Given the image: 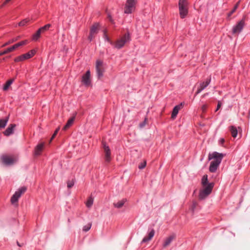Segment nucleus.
Listing matches in <instances>:
<instances>
[{"mask_svg": "<svg viewBox=\"0 0 250 250\" xmlns=\"http://www.w3.org/2000/svg\"><path fill=\"white\" fill-rule=\"evenodd\" d=\"M13 51V48L11 46L3 51H0V56L6 54H7L9 52H12Z\"/></svg>", "mask_w": 250, "mask_h": 250, "instance_id": "nucleus-31", "label": "nucleus"}, {"mask_svg": "<svg viewBox=\"0 0 250 250\" xmlns=\"http://www.w3.org/2000/svg\"><path fill=\"white\" fill-rule=\"evenodd\" d=\"M2 162L6 165L13 164L15 160L12 157L7 155H3L1 156Z\"/></svg>", "mask_w": 250, "mask_h": 250, "instance_id": "nucleus-14", "label": "nucleus"}, {"mask_svg": "<svg viewBox=\"0 0 250 250\" xmlns=\"http://www.w3.org/2000/svg\"><path fill=\"white\" fill-rule=\"evenodd\" d=\"M26 190V188L22 187L18 189L16 191L11 198V202L13 205L17 203L18 201L19 198L21 196L22 194L24 193Z\"/></svg>", "mask_w": 250, "mask_h": 250, "instance_id": "nucleus-5", "label": "nucleus"}, {"mask_svg": "<svg viewBox=\"0 0 250 250\" xmlns=\"http://www.w3.org/2000/svg\"><path fill=\"white\" fill-rule=\"evenodd\" d=\"M103 147L104 152V160L107 163H109L111 160V151L108 146L105 143H103Z\"/></svg>", "mask_w": 250, "mask_h": 250, "instance_id": "nucleus-12", "label": "nucleus"}, {"mask_svg": "<svg viewBox=\"0 0 250 250\" xmlns=\"http://www.w3.org/2000/svg\"><path fill=\"white\" fill-rule=\"evenodd\" d=\"M225 142V140L224 138H221L220 140H219V143L221 144V145H223L224 144V143Z\"/></svg>", "mask_w": 250, "mask_h": 250, "instance_id": "nucleus-44", "label": "nucleus"}, {"mask_svg": "<svg viewBox=\"0 0 250 250\" xmlns=\"http://www.w3.org/2000/svg\"><path fill=\"white\" fill-rule=\"evenodd\" d=\"M44 144L43 143L38 144L35 148L34 154L35 155L38 156L41 154L43 148L44 147Z\"/></svg>", "mask_w": 250, "mask_h": 250, "instance_id": "nucleus-20", "label": "nucleus"}, {"mask_svg": "<svg viewBox=\"0 0 250 250\" xmlns=\"http://www.w3.org/2000/svg\"><path fill=\"white\" fill-rule=\"evenodd\" d=\"M16 125L15 124H10L6 129L3 132L6 136H9L13 134Z\"/></svg>", "mask_w": 250, "mask_h": 250, "instance_id": "nucleus-15", "label": "nucleus"}, {"mask_svg": "<svg viewBox=\"0 0 250 250\" xmlns=\"http://www.w3.org/2000/svg\"><path fill=\"white\" fill-rule=\"evenodd\" d=\"M183 104L181 103L180 104L177 105L173 109L172 114H171V118L172 119H175L180 109L183 107Z\"/></svg>", "mask_w": 250, "mask_h": 250, "instance_id": "nucleus-17", "label": "nucleus"}, {"mask_svg": "<svg viewBox=\"0 0 250 250\" xmlns=\"http://www.w3.org/2000/svg\"><path fill=\"white\" fill-rule=\"evenodd\" d=\"M104 41L109 42L110 44H113V42L110 41L107 35L106 34L105 32L104 33Z\"/></svg>", "mask_w": 250, "mask_h": 250, "instance_id": "nucleus-37", "label": "nucleus"}, {"mask_svg": "<svg viewBox=\"0 0 250 250\" xmlns=\"http://www.w3.org/2000/svg\"><path fill=\"white\" fill-rule=\"evenodd\" d=\"M11 0H10V1H11Z\"/></svg>", "mask_w": 250, "mask_h": 250, "instance_id": "nucleus-49", "label": "nucleus"}, {"mask_svg": "<svg viewBox=\"0 0 250 250\" xmlns=\"http://www.w3.org/2000/svg\"><path fill=\"white\" fill-rule=\"evenodd\" d=\"M10 1V0H6L3 3V5H5L6 4V3H7L8 2H9Z\"/></svg>", "mask_w": 250, "mask_h": 250, "instance_id": "nucleus-46", "label": "nucleus"}, {"mask_svg": "<svg viewBox=\"0 0 250 250\" xmlns=\"http://www.w3.org/2000/svg\"><path fill=\"white\" fill-rule=\"evenodd\" d=\"M223 157V154L214 151L211 153H209L208 159V160H211L213 159V161H218L219 163H221Z\"/></svg>", "mask_w": 250, "mask_h": 250, "instance_id": "nucleus-9", "label": "nucleus"}, {"mask_svg": "<svg viewBox=\"0 0 250 250\" xmlns=\"http://www.w3.org/2000/svg\"><path fill=\"white\" fill-rule=\"evenodd\" d=\"M74 185V181L73 180L67 182V187L68 188H72Z\"/></svg>", "mask_w": 250, "mask_h": 250, "instance_id": "nucleus-40", "label": "nucleus"}, {"mask_svg": "<svg viewBox=\"0 0 250 250\" xmlns=\"http://www.w3.org/2000/svg\"><path fill=\"white\" fill-rule=\"evenodd\" d=\"M27 42V41H26V40L14 44V45L12 46L11 47L13 48V50H14L18 47L25 44Z\"/></svg>", "mask_w": 250, "mask_h": 250, "instance_id": "nucleus-25", "label": "nucleus"}, {"mask_svg": "<svg viewBox=\"0 0 250 250\" xmlns=\"http://www.w3.org/2000/svg\"><path fill=\"white\" fill-rule=\"evenodd\" d=\"M35 54V51L34 50H30L28 53L22 54L20 56L17 57L14 60L15 62H19L23 61L32 57Z\"/></svg>", "mask_w": 250, "mask_h": 250, "instance_id": "nucleus-7", "label": "nucleus"}, {"mask_svg": "<svg viewBox=\"0 0 250 250\" xmlns=\"http://www.w3.org/2000/svg\"><path fill=\"white\" fill-rule=\"evenodd\" d=\"M208 105L206 104H204L202 106L201 109L203 112H205L206 111Z\"/></svg>", "mask_w": 250, "mask_h": 250, "instance_id": "nucleus-41", "label": "nucleus"}, {"mask_svg": "<svg viewBox=\"0 0 250 250\" xmlns=\"http://www.w3.org/2000/svg\"><path fill=\"white\" fill-rule=\"evenodd\" d=\"M245 25V18H243L232 28L233 34H239L243 30Z\"/></svg>", "mask_w": 250, "mask_h": 250, "instance_id": "nucleus-6", "label": "nucleus"}, {"mask_svg": "<svg viewBox=\"0 0 250 250\" xmlns=\"http://www.w3.org/2000/svg\"><path fill=\"white\" fill-rule=\"evenodd\" d=\"M9 116L6 117L4 119H0V129L4 128L8 121H9Z\"/></svg>", "mask_w": 250, "mask_h": 250, "instance_id": "nucleus-21", "label": "nucleus"}, {"mask_svg": "<svg viewBox=\"0 0 250 250\" xmlns=\"http://www.w3.org/2000/svg\"><path fill=\"white\" fill-rule=\"evenodd\" d=\"M60 130V127H58L55 131L54 133H53L52 136L51 137V139H50V141H51L55 137V136H56V135L57 134L58 131H59Z\"/></svg>", "mask_w": 250, "mask_h": 250, "instance_id": "nucleus-39", "label": "nucleus"}, {"mask_svg": "<svg viewBox=\"0 0 250 250\" xmlns=\"http://www.w3.org/2000/svg\"><path fill=\"white\" fill-rule=\"evenodd\" d=\"M178 7L180 18L184 19L188 13V0H179Z\"/></svg>", "mask_w": 250, "mask_h": 250, "instance_id": "nucleus-1", "label": "nucleus"}, {"mask_svg": "<svg viewBox=\"0 0 250 250\" xmlns=\"http://www.w3.org/2000/svg\"><path fill=\"white\" fill-rule=\"evenodd\" d=\"M51 26V25L50 24H47L45 25L44 26L40 28L39 29L40 30V31L42 32V33L44 32L45 31H46L49 30V28Z\"/></svg>", "mask_w": 250, "mask_h": 250, "instance_id": "nucleus-29", "label": "nucleus"}, {"mask_svg": "<svg viewBox=\"0 0 250 250\" xmlns=\"http://www.w3.org/2000/svg\"><path fill=\"white\" fill-rule=\"evenodd\" d=\"M214 187L213 183H209L208 185L203 186V189L200 190L199 198L200 200H203L206 198L208 195H209Z\"/></svg>", "mask_w": 250, "mask_h": 250, "instance_id": "nucleus-2", "label": "nucleus"}, {"mask_svg": "<svg viewBox=\"0 0 250 250\" xmlns=\"http://www.w3.org/2000/svg\"><path fill=\"white\" fill-rule=\"evenodd\" d=\"M136 2V0H127L125 7V13H132L135 9Z\"/></svg>", "mask_w": 250, "mask_h": 250, "instance_id": "nucleus-4", "label": "nucleus"}, {"mask_svg": "<svg viewBox=\"0 0 250 250\" xmlns=\"http://www.w3.org/2000/svg\"><path fill=\"white\" fill-rule=\"evenodd\" d=\"M126 201L127 200L126 199H123L119 201L118 202L114 203V206L118 208H121L126 202Z\"/></svg>", "mask_w": 250, "mask_h": 250, "instance_id": "nucleus-23", "label": "nucleus"}, {"mask_svg": "<svg viewBox=\"0 0 250 250\" xmlns=\"http://www.w3.org/2000/svg\"><path fill=\"white\" fill-rule=\"evenodd\" d=\"M93 198L92 197H90L86 201V207L88 208H90L93 204Z\"/></svg>", "mask_w": 250, "mask_h": 250, "instance_id": "nucleus-30", "label": "nucleus"}, {"mask_svg": "<svg viewBox=\"0 0 250 250\" xmlns=\"http://www.w3.org/2000/svg\"><path fill=\"white\" fill-rule=\"evenodd\" d=\"M222 105V102L221 101H218V104H217V108L215 110L216 112L219 109V108H220V107Z\"/></svg>", "mask_w": 250, "mask_h": 250, "instance_id": "nucleus-42", "label": "nucleus"}, {"mask_svg": "<svg viewBox=\"0 0 250 250\" xmlns=\"http://www.w3.org/2000/svg\"><path fill=\"white\" fill-rule=\"evenodd\" d=\"M155 234V230L154 229H151L149 232H148V236H145L143 239L142 242V243H146L149 241H150L154 236Z\"/></svg>", "mask_w": 250, "mask_h": 250, "instance_id": "nucleus-18", "label": "nucleus"}, {"mask_svg": "<svg viewBox=\"0 0 250 250\" xmlns=\"http://www.w3.org/2000/svg\"><path fill=\"white\" fill-rule=\"evenodd\" d=\"M11 0H10V1H11Z\"/></svg>", "mask_w": 250, "mask_h": 250, "instance_id": "nucleus-48", "label": "nucleus"}, {"mask_svg": "<svg viewBox=\"0 0 250 250\" xmlns=\"http://www.w3.org/2000/svg\"><path fill=\"white\" fill-rule=\"evenodd\" d=\"M211 82V77H209L204 82H203L200 83V86L198 88L195 96H196L200 93L202 92L204 89H205L210 83Z\"/></svg>", "mask_w": 250, "mask_h": 250, "instance_id": "nucleus-11", "label": "nucleus"}, {"mask_svg": "<svg viewBox=\"0 0 250 250\" xmlns=\"http://www.w3.org/2000/svg\"><path fill=\"white\" fill-rule=\"evenodd\" d=\"M28 21L29 20H28L27 19H24L19 23V26H23L27 23Z\"/></svg>", "mask_w": 250, "mask_h": 250, "instance_id": "nucleus-34", "label": "nucleus"}, {"mask_svg": "<svg viewBox=\"0 0 250 250\" xmlns=\"http://www.w3.org/2000/svg\"><path fill=\"white\" fill-rule=\"evenodd\" d=\"M175 235L174 234H172L167 237L164 241L163 247L164 248H166L168 246L171 242L175 239Z\"/></svg>", "mask_w": 250, "mask_h": 250, "instance_id": "nucleus-19", "label": "nucleus"}, {"mask_svg": "<svg viewBox=\"0 0 250 250\" xmlns=\"http://www.w3.org/2000/svg\"><path fill=\"white\" fill-rule=\"evenodd\" d=\"M99 25L98 23H95L93 25L90 30V34L88 39L90 42H91L95 38L96 35L98 33Z\"/></svg>", "mask_w": 250, "mask_h": 250, "instance_id": "nucleus-10", "label": "nucleus"}, {"mask_svg": "<svg viewBox=\"0 0 250 250\" xmlns=\"http://www.w3.org/2000/svg\"><path fill=\"white\" fill-rule=\"evenodd\" d=\"M75 118V116H73L72 117L70 118L67 121L66 124L65 125V126L63 127V129L64 130H67L70 126L72 125L73 124L74 120Z\"/></svg>", "mask_w": 250, "mask_h": 250, "instance_id": "nucleus-22", "label": "nucleus"}, {"mask_svg": "<svg viewBox=\"0 0 250 250\" xmlns=\"http://www.w3.org/2000/svg\"><path fill=\"white\" fill-rule=\"evenodd\" d=\"M90 72L89 70H87L82 77V82L86 86H88L90 84Z\"/></svg>", "mask_w": 250, "mask_h": 250, "instance_id": "nucleus-13", "label": "nucleus"}, {"mask_svg": "<svg viewBox=\"0 0 250 250\" xmlns=\"http://www.w3.org/2000/svg\"><path fill=\"white\" fill-rule=\"evenodd\" d=\"M229 130L233 138L236 137L238 134V131L236 127L234 126L231 125L229 127Z\"/></svg>", "mask_w": 250, "mask_h": 250, "instance_id": "nucleus-24", "label": "nucleus"}, {"mask_svg": "<svg viewBox=\"0 0 250 250\" xmlns=\"http://www.w3.org/2000/svg\"><path fill=\"white\" fill-rule=\"evenodd\" d=\"M146 118H145V121L143 123H142L140 124V127H143L146 124Z\"/></svg>", "mask_w": 250, "mask_h": 250, "instance_id": "nucleus-43", "label": "nucleus"}, {"mask_svg": "<svg viewBox=\"0 0 250 250\" xmlns=\"http://www.w3.org/2000/svg\"><path fill=\"white\" fill-rule=\"evenodd\" d=\"M197 203L196 201H194L192 202L191 206L190 207L191 210L193 212L194 211V210L197 206Z\"/></svg>", "mask_w": 250, "mask_h": 250, "instance_id": "nucleus-36", "label": "nucleus"}, {"mask_svg": "<svg viewBox=\"0 0 250 250\" xmlns=\"http://www.w3.org/2000/svg\"><path fill=\"white\" fill-rule=\"evenodd\" d=\"M146 161H144L143 162H142L139 164L138 167L140 169H143L146 167Z\"/></svg>", "mask_w": 250, "mask_h": 250, "instance_id": "nucleus-38", "label": "nucleus"}, {"mask_svg": "<svg viewBox=\"0 0 250 250\" xmlns=\"http://www.w3.org/2000/svg\"><path fill=\"white\" fill-rule=\"evenodd\" d=\"M201 183L202 185V186H205L206 185H208L209 183H208V175H205L203 176L201 180Z\"/></svg>", "mask_w": 250, "mask_h": 250, "instance_id": "nucleus-28", "label": "nucleus"}, {"mask_svg": "<svg viewBox=\"0 0 250 250\" xmlns=\"http://www.w3.org/2000/svg\"><path fill=\"white\" fill-rule=\"evenodd\" d=\"M91 225H92L91 223H89L87 225L84 226L83 229V231H85V232L88 231L90 229V228L91 227Z\"/></svg>", "mask_w": 250, "mask_h": 250, "instance_id": "nucleus-35", "label": "nucleus"}, {"mask_svg": "<svg viewBox=\"0 0 250 250\" xmlns=\"http://www.w3.org/2000/svg\"><path fill=\"white\" fill-rule=\"evenodd\" d=\"M103 62L101 60H97L96 63V70L98 79L103 76L104 69L103 68Z\"/></svg>", "mask_w": 250, "mask_h": 250, "instance_id": "nucleus-8", "label": "nucleus"}, {"mask_svg": "<svg viewBox=\"0 0 250 250\" xmlns=\"http://www.w3.org/2000/svg\"><path fill=\"white\" fill-rule=\"evenodd\" d=\"M42 32L40 31L39 29L37 30V31L32 36V40L34 41H37L40 38V36Z\"/></svg>", "mask_w": 250, "mask_h": 250, "instance_id": "nucleus-26", "label": "nucleus"}, {"mask_svg": "<svg viewBox=\"0 0 250 250\" xmlns=\"http://www.w3.org/2000/svg\"><path fill=\"white\" fill-rule=\"evenodd\" d=\"M239 4V1H238L235 5L234 6L233 9L229 13H228V17H230L232 14L235 12V11L236 10V9L238 8V6Z\"/></svg>", "mask_w": 250, "mask_h": 250, "instance_id": "nucleus-32", "label": "nucleus"}, {"mask_svg": "<svg viewBox=\"0 0 250 250\" xmlns=\"http://www.w3.org/2000/svg\"><path fill=\"white\" fill-rule=\"evenodd\" d=\"M18 245H19V246H21L19 244V243L18 242Z\"/></svg>", "mask_w": 250, "mask_h": 250, "instance_id": "nucleus-47", "label": "nucleus"}, {"mask_svg": "<svg viewBox=\"0 0 250 250\" xmlns=\"http://www.w3.org/2000/svg\"><path fill=\"white\" fill-rule=\"evenodd\" d=\"M18 39V38H16L15 39H13L12 40H9L8 42H7L5 43L4 44L2 45V47H4L9 44H11L15 42H16L17 40Z\"/></svg>", "mask_w": 250, "mask_h": 250, "instance_id": "nucleus-33", "label": "nucleus"}, {"mask_svg": "<svg viewBox=\"0 0 250 250\" xmlns=\"http://www.w3.org/2000/svg\"><path fill=\"white\" fill-rule=\"evenodd\" d=\"M108 18L109 20L110 21H111L112 23H113V20L112 19V18L111 16V15H108Z\"/></svg>", "mask_w": 250, "mask_h": 250, "instance_id": "nucleus-45", "label": "nucleus"}, {"mask_svg": "<svg viewBox=\"0 0 250 250\" xmlns=\"http://www.w3.org/2000/svg\"><path fill=\"white\" fill-rule=\"evenodd\" d=\"M220 164L218 161H212L209 167V171L211 172H216Z\"/></svg>", "mask_w": 250, "mask_h": 250, "instance_id": "nucleus-16", "label": "nucleus"}, {"mask_svg": "<svg viewBox=\"0 0 250 250\" xmlns=\"http://www.w3.org/2000/svg\"><path fill=\"white\" fill-rule=\"evenodd\" d=\"M13 83V80L11 79L8 80L3 87V90L4 91H6Z\"/></svg>", "mask_w": 250, "mask_h": 250, "instance_id": "nucleus-27", "label": "nucleus"}, {"mask_svg": "<svg viewBox=\"0 0 250 250\" xmlns=\"http://www.w3.org/2000/svg\"><path fill=\"white\" fill-rule=\"evenodd\" d=\"M130 40V35L128 32L124 35L120 39L117 40L114 43V47L120 49L124 47L125 43L128 42Z\"/></svg>", "mask_w": 250, "mask_h": 250, "instance_id": "nucleus-3", "label": "nucleus"}]
</instances>
